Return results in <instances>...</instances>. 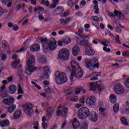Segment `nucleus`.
Returning <instances> with one entry per match:
<instances>
[{"instance_id":"f257e3e1","label":"nucleus","mask_w":129,"mask_h":129,"mask_svg":"<svg viewBox=\"0 0 129 129\" xmlns=\"http://www.w3.org/2000/svg\"><path fill=\"white\" fill-rule=\"evenodd\" d=\"M72 70L74 72V75L77 78H81L83 76V72L81 68L78 67V63L76 60H72L71 62Z\"/></svg>"},{"instance_id":"f03ea898","label":"nucleus","mask_w":129,"mask_h":129,"mask_svg":"<svg viewBox=\"0 0 129 129\" xmlns=\"http://www.w3.org/2000/svg\"><path fill=\"white\" fill-rule=\"evenodd\" d=\"M85 63L86 68H88V69L99 68V62H98V59L96 57L86 59L85 60Z\"/></svg>"},{"instance_id":"7ed1b4c3","label":"nucleus","mask_w":129,"mask_h":129,"mask_svg":"<svg viewBox=\"0 0 129 129\" xmlns=\"http://www.w3.org/2000/svg\"><path fill=\"white\" fill-rule=\"evenodd\" d=\"M90 115V111L86 107L80 108L78 112V116L80 119H85Z\"/></svg>"},{"instance_id":"20e7f679","label":"nucleus","mask_w":129,"mask_h":129,"mask_svg":"<svg viewBox=\"0 0 129 129\" xmlns=\"http://www.w3.org/2000/svg\"><path fill=\"white\" fill-rule=\"evenodd\" d=\"M42 47L45 50L50 49L52 51L55 49L57 48V44H56V40L54 38H51L48 42H44L42 45Z\"/></svg>"},{"instance_id":"39448f33","label":"nucleus","mask_w":129,"mask_h":129,"mask_svg":"<svg viewBox=\"0 0 129 129\" xmlns=\"http://www.w3.org/2000/svg\"><path fill=\"white\" fill-rule=\"evenodd\" d=\"M102 86V83L100 81H98L96 83H91L90 84V90L94 91L95 93H97L98 91L100 92L103 89Z\"/></svg>"},{"instance_id":"423d86ee","label":"nucleus","mask_w":129,"mask_h":129,"mask_svg":"<svg viewBox=\"0 0 129 129\" xmlns=\"http://www.w3.org/2000/svg\"><path fill=\"white\" fill-rule=\"evenodd\" d=\"M55 80L57 84H60V83H65V82H67V77L65 76L66 74L65 73H59V72H55Z\"/></svg>"},{"instance_id":"0eeeda50","label":"nucleus","mask_w":129,"mask_h":129,"mask_svg":"<svg viewBox=\"0 0 129 129\" xmlns=\"http://www.w3.org/2000/svg\"><path fill=\"white\" fill-rule=\"evenodd\" d=\"M35 57L32 55L29 58L28 61H27V66L28 67V68L26 69V70L30 72V73H32V72H34V71H35L36 68L34 67V65H35Z\"/></svg>"},{"instance_id":"6e6552de","label":"nucleus","mask_w":129,"mask_h":129,"mask_svg":"<svg viewBox=\"0 0 129 129\" xmlns=\"http://www.w3.org/2000/svg\"><path fill=\"white\" fill-rule=\"evenodd\" d=\"M69 54V50L67 48H64L59 51L58 57L60 60H68Z\"/></svg>"},{"instance_id":"1a4fd4ad","label":"nucleus","mask_w":129,"mask_h":129,"mask_svg":"<svg viewBox=\"0 0 129 129\" xmlns=\"http://www.w3.org/2000/svg\"><path fill=\"white\" fill-rule=\"evenodd\" d=\"M24 112L28 115H33L34 114V110L33 109V105L30 103L25 104L23 108Z\"/></svg>"},{"instance_id":"9d476101","label":"nucleus","mask_w":129,"mask_h":129,"mask_svg":"<svg viewBox=\"0 0 129 129\" xmlns=\"http://www.w3.org/2000/svg\"><path fill=\"white\" fill-rule=\"evenodd\" d=\"M114 90L116 94H123L124 93V88L119 83H116L114 85Z\"/></svg>"},{"instance_id":"9b49d317","label":"nucleus","mask_w":129,"mask_h":129,"mask_svg":"<svg viewBox=\"0 0 129 129\" xmlns=\"http://www.w3.org/2000/svg\"><path fill=\"white\" fill-rule=\"evenodd\" d=\"M86 102L88 105H94L96 102V98L94 96H91L87 98Z\"/></svg>"},{"instance_id":"f8f14e48","label":"nucleus","mask_w":129,"mask_h":129,"mask_svg":"<svg viewBox=\"0 0 129 129\" xmlns=\"http://www.w3.org/2000/svg\"><path fill=\"white\" fill-rule=\"evenodd\" d=\"M43 69L44 70L45 74L42 76V79L44 80L48 79L50 74V68H49V66H46V67H45L43 68Z\"/></svg>"},{"instance_id":"ddd939ff","label":"nucleus","mask_w":129,"mask_h":129,"mask_svg":"<svg viewBox=\"0 0 129 129\" xmlns=\"http://www.w3.org/2000/svg\"><path fill=\"white\" fill-rule=\"evenodd\" d=\"M101 44H102V45L105 46L103 48V51H105L106 52H107V53H109V52H110L111 51L110 48H107V47H109V46H111V45L110 44V43H109V42L103 41V42H101Z\"/></svg>"},{"instance_id":"4468645a","label":"nucleus","mask_w":129,"mask_h":129,"mask_svg":"<svg viewBox=\"0 0 129 129\" xmlns=\"http://www.w3.org/2000/svg\"><path fill=\"white\" fill-rule=\"evenodd\" d=\"M89 116L90 119H91L92 121L95 122V121H97V117L98 115L95 112H92L91 113H90V115Z\"/></svg>"},{"instance_id":"2eb2a0df","label":"nucleus","mask_w":129,"mask_h":129,"mask_svg":"<svg viewBox=\"0 0 129 129\" xmlns=\"http://www.w3.org/2000/svg\"><path fill=\"white\" fill-rule=\"evenodd\" d=\"M3 102L5 104H7V105H12V104H14L15 100L14 98H10L9 99H4Z\"/></svg>"},{"instance_id":"dca6fc26","label":"nucleus","mask_w":129,"mask_h":129,"mask_svg":"<svg viewBox=\"0 0 129 129\" xmlns=\"http://www.w3.org/2000/svg\"><path fill=\"white\" fill-rule=\"evenodd\" d=\"M30 50L32 51L38 52L40 50V45L35 43L30 47Z\"/></svg>"},{"instance_id":"f3484780","label":"nucleus","mask_w":129,"mask_h":129,"mask_svg":"<svg viewBox=\"0 0 129 129\" xmlns=\"http://www.w3.org/2000/svg\"><path fill=\"white\" fill-rule=\"evenodd\" d=\"M9 93L11 94H14L16 93V91H17V86L15 85H11L9 87Z\"/></svg>"},{"instance_id":"a211bd4d","label":"nucleus","mask_w":129,"mask_h":129,"mask_svg":"<svg viewBox=\"0 0 129 129\" xmlns=\"http://www.w3.org/2000/svg\"><path fill=\"white\" fill-rule=\"evenodd\" d=\"M21 116H22V111L20 110H17L14 113L13 118L14 119H19Z\"/></svg>"},{"instance_id":"6ab92c4d","label":"nucleus","mask_w":129,"mask_h":129,"mask_svg":"<svg viewBox=\"0 0 129 129\" xmlns=\"http://www.w3.org/2000/svg\"><path fill=\"white\" fill-rule=\"evenodd\" d=\"M72 125L73 128L77 129L79 127V125H80V123L78 121V120H77V119L74 118L72 122Z\"/></svg>"},{"instance_id":"aec40b11","label":"nucleus","mask_w":129,"mask_h":129,"mask_svg":"<svg viewBox=\"0 0 129 129\" xmlns=\"http://www.w3.org/2000/svg\"><path fill=\"white\" fill-rule=\"evenodd\" d=\"M80 45H81V46H84L86 48H90V45H89V43H88V40L84 39L83 41H81L80 42Z\"/></svg>"},{"instance_id":"412c9836","label":"nucleus","mask_w":129,"mask_h":129,"mask_svg":"<svg viewBox=\"0 0 129 129\" xmlns=\"http://www.w3.org/2000/svg\"><path fill=\"white\" fill-rule=\"evenodd\" d=\"M80 51L79 46H75L72 49V54L74 56H77L78 52Z\"/></svg>"},{"instance_id":"4be33fe9","label":"nucleus","mask_w":129,"mask_h":129,"mask_svg":"<svg viewBox=\"0 0 129 129\" xmlns=\"http://www.w3.org/2000/svg\"><path fill=\"white\" fill-rule=\"evenodd\" d=\"M0 124L2 127L9 126V125H10V121L8 119L4 120L1 121Z\"/></svg>"},{"instance_id":"5701e85b","label":"nucleus","mask_w":129,"mask_h":129,"mask_svg":"<svg viewBox=\"0 0 129 129\" xmlns=\"http://www.w3.org/2000/svg\"><path fill=\"white\" fill-rule=\"evenodd\" d=\"M86 55H88L89 56H91V55H94L95 54V52L93 49H91L90 47L89 48V49L87 48L86 49Z\"/></svg>"},{"instance_id":"b1692460","label":"nucleus","mask_w":129,"mask_h":129,"mask_svg":"<svg viewBox=\"0 0 129 129\" xmlns=\"http://www.w3.org/2000/svg\"><path fill=\"white\" fill-rule=\"evenodd\" d=\"M72 19V18H67L66 20L64 19H60L59 21L62 25H66V24H68V23H70Z\"/></svg>"},{"instance_id":"393cba45","label":"nucleus","mask_w":129,"mask_h":129,"mask_svg":"<svg viewBox=\"0 0 129 129\" xmlns=\"http://www.w3.org/2000/svg\"><path fill=\"white\" fill-rule=\"evenodd\" d=\"M114 15H115V16L117 17L118 20H121V17H123L122 13H121V12H118L117 10L114 11Z\"/></svg>"},{"instance_id":"a878e982","label":"nucleus","mask_w":129,"mask_h":129,"mask_svg":"<svg viewBox=\"0 0 129 129\" xmlns=\"http://www.w3.org/2000/svg\"><path fill=\"white\" fill-rule=\"evenodd\" d=\"M0 96L1 97H9V92L7 91H0Z\"/></svg>"},{"instance_id":"bb28decb","label":"nucleus","mask_w":129,"mask_h":129,"mask_svg":"<svg viewBox=\"0 0 129 129\" xmlns=\"http://www.w3.org/2000/svg\"><path fill=\"white\" fill-rule=\"evenodd\" d=\"M38 62L43 65L46 64H47V59L44 57H40L38 59Z\"/></svg>"},{"instance_id":"cd10ccee","label":"nucleus","mask_w":129,"mask_h":129,"mask_svg":"<svg viewBox=\"0 0 129 129\" xmlns=\"http://www.w3.org/2000/svg\"><path fill=\"white\" fill-rule=\"evenodd\" d=\"M110 100L111 103H115L116 102V96L113 94H111L110 97Z\"/></svg>"},{"instance_id":"c85d7f7f","label":"nucleus","mask_w":129,"mask_h":129,"mask_svg":"<svg viewBox=\"0 0 129 129\" xmlns=\"http://www.w3.org/2000/svg\"><path fill=\"white\" fill-rule=\"evenodd\" d=\"M37 42H40V43H41V44H44V43H46L47 41V39L43 38V37H37V39H36Z\"/></svg>"},{"instance_id":"c756f323","label":"nucleus","mask_w":129,"mask_h":129,"mask_svg":"<svg viewBox=\"0 0 129 129\" xmlns=\"http://www.w3.org/2000/svg\"><path fill=\"white\" fill-rule=\"evenodd\" d=\"M16 107H17V106L15 105L11 106L8 108V111L10 113H12V112H14V111H15V110H16Z\"/></svg>"},{"instance_id":"7c9ffc66","label":"nucleus","mask_w":129,"mask_h":129,"mask_svg":"<svg viewBox=\"0 0 129 129\" xmlns=\"http://www.w3.org/2000/svg\"><path fill=\"white\" fill-rule=\"evenodd\" d=\"M27 45H26V43H23L21 47V48L19 50L17 51V53H19L20 52H25V51L27 50Z\"/></svg>"},{"instance_id":"2f4dec72","label":"nucleus","mask_w":129,"mask_h":129,"mask_svg":"<svg viewBox=\"0 0 129 129\" xmlns=\"http://www.w3.org/2000/svg\"><path fill=\"white\" fill-rule=\"evenodd\" d=\"M113 108L114 110V112L116 113V112H117V111H118V110L119 109V105L118 104V103L115 104L113 105Z\"/></svg>"},{"instance_id":"473e14b6","label":"nucleus","mask_w":129,"mask_h":129,"mask_svg":"<svg viewBox=\"0 0 129 129\" xmlns=\"http://www.w3.org/2000/svg\"><path fill=\"white\" fill-rule=\"evenodd\" d=\"M55 12H57L59 13L60 15V14H61V13H63V12H64V8H63V7H58L55 9Z\"/></svg>"},{"instance_id":"72a5a7b5","label":"nucleus","mask_w":129,"mask_h":129,"mask_svg":"<svg viewBox=\"0 0 129 129\" xmlns=\"http://www.w3.org/2000/svg\"><path fill=\"white\" fill-rule=\"evenodd\" d=\"M120 120L121 123L124 124V125H128V122H127V120L124 117H121Z\"/></svg>"},{"instance_id":"f704fd0d","label":"nucleus","mask_w":129,"mask_h":129,"mask_svg":"<svg viewBox=\"0 0 129 129\" xmlns=\"http://www.w3.org/2000/svg\"><path fill=\"white\" fill-rule=\"evenodd\" d=\"M18 75L20 79V80H23L24 78V75L23 74V72L22 70H19L18 72Z\"/></svg>"},{"instance_id":"c9c22d12","label":"nucleus","mask_w":129,"mask_h":129,"mask_svg":"<svg viewBox=\"0 0 129 129\" xmlns=\"http://www.w3.org/2000/svg\"><path fill=\"white\" fill-rule=\"evenodd\" d=\"M18 94H24V92L23 89H22V87L21 86L20 84H18Z\"/></svg>"},{"instance_id":"e433bc0d","label":"nucleus","mask_w":129,"mask_h":129,"mask_svg":"<svg viewBox=\"0 0 129 129\" xmlns=\"http://www.w3.org/2000/svg\"><path fill=\"white\" fill-rule=\"evenodd\" d=\"M68 112V109H67V108L63 109V110L61 112V115H62V117L66 116Z\"/></svg>"},{"instance_id":"4c0bfd02","label":"nucleus","mask_w":129,"mask_h":129,"mask_svg":"<svg viewBox=\"0 0 129 129\" xmlns=\"http://www.w3.org/2000/svg\"><path fill=\"white\" fill-rule=\"evenodd\" d=\"M63 44H66V45H68V44H70L71 43V39L69 38H67L65 40H63Z\"/></svg>"},{"instance_id":"58836bf2","label":"nucleus","mask_w":129,"mask_h":129,"mask_svg":"<svg viewBox=\"0 0 129 129\" xmlns=\"http://www.w3.org/2000/svg\"><path fill=\"white\" fill-rule=\"evenodd\" d=\"M11 66L13 68H17L18 67V63L17 62V60H14L11 63Z\"/></svg>"},{"instance_id":"ea45409f","label":"nucleus","mask_w":129,"mask_h":129,"mask_svg":"<svg viewBox=\"0 0 129 129\" xmlns=\"http://www.w3.org/2000/svg\"><path fill=\"white\" fill-rule=\"evenodd\" d=\"M91 21H94V22H98L99 21V18L97 16H93L90 18Z\"/></svg>"},{"instance_id":"a19ab883","label":"nucleus","mask_w":129,"mask_h":129,"mask_svg":"<svg viewBox=\"0 0 129 129\" xmlns=\"http://www.w3.org/2000/svg\"><path fill=\"white\" fill-rule=\"evenodd\" d=\"M74 0H70L69 1H68L67 2V5L68 6H69L70 7H73L74 6H75V3H73L72 1Z\"/></svg>"},{"instance_id":"79ce46f5","label":"nucleus","mask_w":129,"mask_h":129,"mask_svg":"<svg viewBox=\"0 0 129 129\" xmlns=\"http://www.w3.org/2000/svg\"><path fill=\"white\" fill-rule=\"evenodd\" d=\"M94 10H95V14H98L99 13V8H98V5H95L94 6Z\"/></svg>"},{"instance_id":"37998d69","label":"nucleus","mask_w":129,"mask_h":129,"mask_svg":"<svg viewBox=\"0 0 129 129\" xmlns=\"http://www.w3.org/2000/svg\"><path fill=\"white\" fill-rule=\"evenodd\" d=\"M99 110L102 113V115H105L104 112L105 111V108L102 107H99Z\"/></svg>"},{"instance_id":"c03bdc74","label":"nucleus","mask_w":129,"mask_h":129,"mask_svg":"<svg viewBox=\"0 0 129 129\" xmlns=\"http://www.w3.org/2000/svg\"><path fill=\"white\" fill-rule=\"evenodd\" d=\"M81 90H82V87H80L77 88V89L75 91V94H79L81 92Z\"/></svg>"},{"instance_id":"a18cd8bd","label":"nucleus","mask_w":129,"mask_h":129,"mask_svg":"<svg viewBox=\"0 0 129 129\" xmlns=\"http://www.w3.org/2000/svg\"><path fill=\"white\" fill-rule=\"evenodd\" d=\"M115 41H116V43L118 44H121L120 41H119V35H117L115 37Z\"/></svg>"},{"instance_id":"49530a36","label":"nucleus","mask_w":129,"mask_h":129,"mask_svg":"<svg viewBox=\"0 0 129 129\" xmlns=\"http://www.w3.org/2000/svg\"><path fill=\"white\" fill-rule=\"evenodd\" d=\"M125 86L127 88H129V77L127 78L126 81L125 82Z\"/></svg>"},{"instance_id":"de8ad7c7","label":"nucleus","mask_w":129,"mask_h":129,"mask_svg":"<svg viewBox=\"0 0 129 129\" xmlns=\"http://www.w3.org/2000/svg\"><path fill=\"white\" fill-rule=\"evenodd\" d=\"M88 125L86 123H84L83 126L80 128V129H88Z\"/></svg>"},{"instance_id":"09e8293b","label":"nucleus","mask_w":129,"mask_h":129,"mask_svg":"<svg viewBox=\"0 0 129 129\" xmlns=\"http://www.w3.org/2000/svg\"><path fill=\"white\" fill-rule=\"evenodd\" d=\"M44 91L45 93H47V94H50V93H51V88L48 87L44 90Z\"/></svg>"},{"instance_id":"8fccbe9b","label":"nucleus","mask_w":129,"mask_h":129,"mask_svg":"<svg viewBox=\"0 0 129 129\" xmlns=\"http://www.w3.org/2000/svg\"><path fill=\"white\" fill-rule=\"evenodd\" d=\"M41 105L43 107H49L50 106V104H49V103L48 102H44V103H42L41 104Z\"/></svg>"},{"instance_id":"3c124183","label":"nucleus","mask_w":129,"mask_h":129,"mask_svg":"<svg viewBox=\"0 0 129 129\" xmlns=\"http://www.w3.org/2000/svg\"><path fill=\"white\" fill-rule=\"evenodd\" d=\"M47 112H51L53 113V108H52V107H48L47 109L46 110Z\"/></svg>"},{"instance_id":"603ef678","label":"nucleus","mask_w":129,"mask_h":129,"mask_svg":"<svg viewBox=\"0 0 129 129\" xmlns=\"http://www.w3.org/2000/svg\"><path fill=\"white\" fill-rule=\"evenodd\" d=\"M71 100L72 101H74V102H76V101H78V97L76 96V97H73L72 99H71Z\"/></svg>"},{"instance_id":"864d4df0","label":"nucleus","mask_w":129,"mask_h":129,"mask_svg":"<svg viewBox=\"0 0 129 129\" xmlns=\"http://www.w3.org/2000/svg\"><path fill=\"white\" fill-rule=\"evenodd\" d=\"M56 114L57 116H60V115H62V111L61 110H58L56 111Z\"/></svg>"},{"instance_id":"5fc2aeb1","label":"nucleus","mask_w":129,"mask_h":129,"mask_svg":"<svg viewBox=\"0 0 129 129\" xmlns=\"http://www.w3.org/2000/svg\"><path fill=\"white\" fill-rule=\"evenodd\" d=\"M11 0H2L1 2L3 5H7L9 2H10Z\"/></svg>"},{"instance_id":"6e6d98bb","label":"nucleus","mask_w":129,"mask_h":129,"mask_svg":"<svg viewBox=\"0 0 129 129\" xmlns=\"http://www.w3.org/2000/svg\"><path fill=\"white\" fill-rule=\"evenodd\" d=\"M42 126L43 127V129H47V123H42Z\"/></svg>"},{"instance_id":"4d7b16f0","label":"nucleus","mask_w":129,"mask_h":129,"mask_svg":"<svg viewBox=\"0 0 129 129\" xmlns=\"http://www.w3.org/2000/svg\"><path fill=\"white\" fill-rule=\"evenodd\" d=\"M52 113L47 112V115L46 116V117H48L49 119H50V118H51V117H52Z\"/></svg>"},{"instance_id":"13d9d810","label":"nucleus","mask_w":129,"mask_h":129,"mask_svg":"<svg viewBox=\"0 0 129 129\" xmlns=\"http://www.w3.org/2000/svg\"><path fill=\"white\" fill-rule=\"evenodd\" d=\"M13 30L14 31H18L19 30V27L17 25H15L13 26Z\"/></svg>"},{"instance_id":"bf43d9fd","label":"nucleus","mask_w":129,"mask_h":129,"mask_svg":"<svg viewBox=\"0 0 129 129\" xmlns=\"http://www.w3.org/2000/svg\"><path fill=\"white\" fill-rule=\"evenodd\" d=\"M1 59L3 61H5V60L7 59V54H3L2 56Z\"/></svg>"},{"instance_id":"052dcab7","label":"nucleus","mask_w":129,"mask_h":129,"mask_svg":"<svg viewBox=\"0 0 129 129\" xmlns=\"http://www.w3.org/2000/svg\"><path fill=\"white\" fill-rule=\"evenodd\" d=\"M29 23V20L26 19L22 23V26H24V25H27V24Z\"/></svg>"},{"instance_id":"680f3d73","label":"nucleus","mask_w":129,"mask_h":129,"mask_svg":"<svg viewBox=\"0 0 129 129\" xmlns=\"http://www.w3.org/2000/svg\"><path fill=\"white\" fill-rule=\"evenodd\" d=\"M31 3L32 5H34V6H36L37 5V1L36 0H31Z\"/></svg>"},{"instance_id":"e2e57ef3","label":"nucleus","mask_w":129,"mask_h":129,"mask_svg":"<svg viewBox=\"0 0 129 129\" xmlns=\"http://www.w3.org/2000/svg\"><path fill=\"white\" fill-rule=\"evenodd\" d=\"M76 16L78 17H81L82 16H83V14L80 12H78L77 13H76Z\"/></svg>"},{"instance_id":"0e129e2a","label":"nucleus","mask_w":129,"mask_h":129,"mask_svg":"<svg viewBox=\"0 0 129 129\" xmlns=\"http://www.w3.org/2000/svg\"><path fill=\"white\" fill-rule=\"evenodd\" d=\"M1 91H7V89H6V86L3 85L1 87Z\"/></svg>"},{"instance_id":"69168bd1","label":"nucleus","mask_w":129,"mask_h":129,"mask_svg":"<svg viewBox=\"0 0 129 129\" xmlns=\"http://www.w3.org/2000/svg\"><path fill=\"white\" fill-rule=\"evenodd\" d=\"M78 32L80 34H82V33H83V28H82V27H80L79 28Z\"/></svg>"},{"instance_id":"338daca9","label":"nucleus","mask_w":129,"mask_h":129,"mask_svg":"<svg viewBox=\"0 0 129 129\" xmlns=\"http://www.w3.org/2000/svg\"><path fill=\"white\" fill-rule=\"evenodd\" d=\"M75 76H74V72H73V73H72L71 75V77H70V80L71 81H73V77Z\"/></svg>"},{"instance_id":"774afa93","label":"nucleus","mask_w":129,"mask_h":129,"mask_svg":"<svg viewBox=\"0 0 129 129\" xmlns=\"http://www.w3.org/2000/svg\"><path fill=\"white\" fill-rule=\"evenodd\" d=\"M2 45H3V48H4L5 49H6V48H7V42H3L2 43Z\"/></svg>"}]
</instances>
